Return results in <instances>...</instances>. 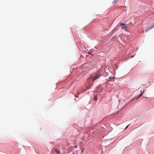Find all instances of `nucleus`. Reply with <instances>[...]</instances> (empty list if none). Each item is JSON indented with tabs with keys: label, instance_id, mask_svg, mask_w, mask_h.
I'll list each match as a JSON object with an SVG mask.
<instances>
[{
	"label": "nucleus",
	"instance_id": "1",
	"mask_svg": "<svg viewBox=\"0 0 154 154\" xmlns=\"http://www.w3.org/2000/svg\"><path fill=\"white\" fill-rule=\"evenodd\" d=\"M120 26H122L121 29H125V30L128 27L127 24L125 23H121Z\"/></svg>",
	"mask_w": 154,
	"mask_h": 154
},
{
	"label": "nucleus",
	"instance_id": "2",
	"mask_svg": "<svg viewBox=\"0 0 154 154\" xmlns=\"http://www.w3.org/2000/svg\"><path fill=\"white\" fill-rule=\"evenodd\" d=\"M99 77V75L98 74H96L95 76H92L91 77L92 81H94L96 79H97Z\"/></svg>",
	"mask_w": 154,
	"mask_h": 154
},
{
	"label": "nucleus",
	"instance_id": "3",
	"mask_svg": "<svg viewBox=\"0 0 154 154\" xmlns=\"http://www.w3.org/2000/svg\"><path fill=\"white\" fill-rule=\"evenodd\" d=\"M144 90L143 91V93H141V94H140L139 95L138 97L137 98V99H138L139 97H140L143 94V93H144Z\"/></svg>",
	"mask_w": 154,
	"mask_h": 154
},
{
	"label": "nucleus",
	"instance_id": "4",
	"mask_svg": "<svg viewBox=\"0 0 154 154\" xmlns=\"http://www.w3.org/2000/svg\"><path fill=\"white\" fill-rule=\"evenodd\" d=\"M56 152L57 153V154H60V151L59 150H57L56 149Z\"/></svg>",
	"mask_w": 154,
	"mask_h": 154
},
{
	"label": "nucleus",
	"instance_id": "5",
	"mask_svg": "<svg viewBox=\"0 0 154 154\" xmlns=\"http://www.w3.org/2000/svg\"><path fill=\"white\" fill-rule=\"evenodd\" d=\"M97 97L96 96H94V100H97Z\"/></svg>",
	"mask_w": 154,
	"mask_h": 154
},
{
	"label": "nucleus",
	"instance_id": "6",
	"mask_svg": "<svg viewBox=\"0 0 154 154\" xmlns=\"http://www.w3.org/2000/svg\"><path fill=\"white\" fill-rule=\"evenodd\" d=\"M154 27V25H153L152 27H150V28H149L147 30H148L149 29H152V28L153 27Z\"/></svg>",
	"mask_w": 154,
	"mask_h": 154
},
{
	"label": "nucleus",
	"instance_id": "7",
	"mask_svg": "<svg viewBox=\"0 0 154 154\" xmlns=\"http://www.w3.org/2000/svg\"><path fill=\"white\" fill-rule=\"evenodd\" d=\"M117 1V0H114L113 1L112 3H116V2Z\"/></svg>",
	"mask_w": 154,
	"mask_h": 154
},
{
	"label": "nucleus",
	"instance_id": "8",
	"mask_svg": "<svg viewBox=\"0 0 154 154\" xmlns=\"http://www.w3.org/2000/svg\"><path fill=\"white\" fill-rule=\"evenodd\" d=\"M74 147L76 149L77 148V146L76 145H75V146H74Z\"/></svg>",
	"mask_w": 154,
	"mask_h": 154
},
{
	"label": "nucleus",
	"instance_id": "9",
	"mask_svg": "<svg viewBox=\"0 0 154 154\" xmlns=\"http://www.w3.org/2000/svg\"><path fill=\"white\" fill-rule=\"evenodd\" d=\"M129 125H128L126 127V128H125V129H126V128H127L128 127V126Z\"/></svg>",
	"mask_w": 154,
	"mask_h": 154
},
{
	"label": "nucleus",
	"instance_id": "10",
	"mask_svg": "<svg viewBox=\"0 0 154 154\" xmlns=\"http://www.w3.org/2000/svg\"><path fill=\"white\" fill-rule=\"evenodd\" d=\"M109 79H114V78L113 77H109Z\"/></svg>",
	"mask_w": 154,
	"mask_h": 154
}]
</instances>
